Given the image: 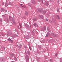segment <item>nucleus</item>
Wrapping results in <instances>:
<instances>
[{
  "label": "nucleus",
  "mask_w": 62,
  "mask_h": 62,
  "mask_svg": "<svg viewBox=\"0 0 62 62\" xmlns=\"http://www.w3.org/2000/svg\"><path fill=\"white\" fill-rule=\"evenodd\" d=\"M37 11H38V12L39 13L41 12L43 14H45V13H46V11H42V9H41V10H40L39 9V8L37 9Z\"/></svg>",
  "instance_id": "nucleus-1"
},
{
  "label": "nucleus",
  "mask_w": 62,
  "mask_h": 62,
  "mask_svg": "<svg viewBox=\"0 0 62 62\" xmlns=\"http://www.w3.org/2000/svg\"><path fill=\"white\" fill-rule=\"evenodd\" d=\"M25 58L26 59V61L27 62H29V57L27 55H26L25 57Z\"/></svg>",
  "instance_id": "nucleus-2"
},
{
  "label": "nucleus",
  "mask_w": 62,
  "mask_h": 62,
  "mask_svg": "<svg viewBox=\"0 0 62 62\" xmlns=\"http://www.w3.org/2000/svg\"><path fill=\"white\" fill-rule=\"evenodd\" d=\"M48 3H48V1H45L44 4H45V5H46V6H48Z\"/></svg>",
  "instance_id": "nucleus-3"
},
{
  "label": "nucleus",
  "mask_w": 62,
  "mask_h": 62,
  "mask_svg": "<svg viewBox=\"0 0 62 62\" xmlns=\"http://www.w3.org/2000/svg\"><path fill=\"white\" fill-rule=\"evenodd\" d=\"M51 35L52 36H53V37H57L56 35H55V34H54V33H52Z\"/></svg>",
  "instance_id": "nucleus-4"
},
{
  "label": "nucleus",
  "mask_w": 62,
  "mask_h": 62,
  "mask_svg": "<svg viewBox=\"0 0 62 62\" xmlns=\"http://www.w3.org/2000/svg\"><path fill=\"white\" fill-rule=\"evenodd\" d=\"M31 3L34 5H35V1H34V0H32V1Z\"/></svg>",
  "instance_id": "nucleus-5"
},
{
  "label": "nucleus",
  "mask_w": 62,
  "mask_h": 62,
  "mask_svg": "<svg viewBox=\"0 0 62 62\" xmlns=\"http://www.w3.org/2000/svg\"><path fill=\"white\" fill-rule=\"evenodd\" d=\"M33 25H34V26H35V27H38V25L36 23H35Z\"/></svg>",
  "instance_id": "nucleus-6"
},
{
  "label": "nucleus",
  "mask_w": 62,
  "mask_h": 62,
  "mask_svg": "<svg viewBox=\"0 0 62 62\" xmlns=\"http://www.w3.org/2000/svg\"><path fill=\"white\" fill-rule=\"evenodd\" d=\"M56 18L57 19H59V16L58 15H57L56 16Z\"/></svg>",
  "instance_id": "nucleus-7"
},
{
  "label": "nucleus",
  "mask_w": 62,
  "mask_h": 62,
  "mask_svg": "<svg viewBox=\"0 0 62 62\" xmlns=\"http://www.w3.org/2000/svg\"><path fill=\"white\" fill-rule=\"evenodd\" d=\"M46 29V27H44L43 28V29L44 30H45Z\"/></svg>",
  "instance_id": "nucleus-8"
},
{
  "label": "nucleus",
  "mask_w": 62,
  "mask_h": 62,
  "mask_svg": "<svg viewBox=\"0 0 62 62\" xmlns=\"http://www.w3.org/2000/svg\"><path fill=\"white\" fill-rule=\"evenodd\" d=\"M40 17L42 19H43V16H40Z\"/></svg>",
  "instance_id": "nucleus-9"
},
{
  "label": "nucleus",
  "mask_w": 62,
  "mask_h": 62,
  "mask_svg": "<svg viewBox=\"0 0 62 62\" xmlns=\"http://www.w3.org/2000/svg\"><path fill=\"white\" fill-rule=\"evenodd\" d=\"M5 7H8V4L7 3H6L5 4Z\"/></svg>",
  "instance_id": "nucleus-10"
},
{
  "label": "nucleus",
  "mask_w": 62,
  "mask_h": 62,
  "mask_svg": "<svg viewBox=\"0 0 62 62\" xmlns=\"http://www.w3.org/2000/svg\"><path fill=\"white\" fill-rule=\"evenodd\" d=\"M19 24L20 28H22V26H21V23H19Z\"/></svg>",
  "instance_id": "nucleus-11"
},
{
  "label": "nucleus",
  "mask_w": 62,
  "mask_h": 62,
  "mask_svg": "<svg viewBox=\"0 0 62 62\" xmlns=\"http://www.w3.org/2000/svg\"><path fill=\"white\" fill-rule=\"evenodd\" d=\"M25 14H26V15H27V14H28V12L27 11H26Z\"/></svg>",
  "instance_id": "nucleus-12"
},
{
  "label": "nucleus",
  "mask_w": 62,
  "mask_h": 62,
  "mask_svg": "<svg viewBox=\"0 0 62 62\" xmlns=\"http://www.w3.org/2000/svg\"><path fill=\"white\" fill-rule=\"evenodd\" d=\"M21 48H22V45H21L19 46V49H21Z\"/></svg>",
  "instance_id": "nucleus-13"
},
{
  "label": "nucleus",
  "mask_w": 62,
  "mask_h": 62,
  "mask_svg": "<svg viewBox=\"0 0 62 62\" xmlns=\"http://www.w3.org/2000/svg\"><path fill=\"white\" fill-rule=\"evenodd\" d=\"M9 19L10 20H11V16H9Z\"/></svg>",
  "instance_id": "nucleus-14"
},
{
  "label": "nucleus",
  "mask_w": 62,
  "mask_h": 62,
  "mask_svg": "<svg viewBox=\"0 0 62 62\" xmlns=\"http://www.w3.org/2000/svg\"><path fill=\"white\" fill-rule=\"evenodd\" d=\"M10 42H11V43H13V41H12V40H11L10 41Z\"/></svg>",
  "instance_id": "nucleus-15"
},
{
  "label": "nucleus",
  "mask_w": 62,
  "mask_h": 62,
  "mask_svg": "<svg viewBox=\"0 0 62 62\" xmlns=\"http://www.w3.org/2000/svg\"><path fill=\"white\" fill-rule=\"evenodd\" d=\"M3 10H4V9L1 8V11H3Z\"/></svg>",
  "instance_id": "nucleus-16"
},
{
  "label": "nucleus",
  "mask_w": 62,
  "mask_h": 62,
  "mask_svg": "<svg viewBox=\"0 0 62 62\" xmlns=\"http://www.w3.org/2000/svg\"><path fill=\"white\" fill-rule=\"evenodd\" d=\"M11 56H12V57H13V56H14V54H12Z\"/></svg>",
  "instance_id": "nucleus-17"
},
{
  "label": "nucleus",
  "mask_w": 62,
  "mask_h": 62,
  "mask_svg": "<svg viewBox=\"0 0 62 62\" xmlns=\"http://www.w3.org/2000/svg\"><path fill=\"white\" fill-rule=\"evenodd\" d=\"M11 39H8V40H9V41H10L11 40Z\"/></svg>",
  "instance_id": "nucleus-18"
},
{
  "label": "nucleus",
  "mask_w": 62,
  "mask_h": 62,
  "mask_svg": "<svg viewBox=\"0 0 62 62\" xmlns=\"http://www.w3.org/2000/svg\"><path fill=\"white\" fill-rule=\"evenodd\" d=\"M22 7H23V8H26V7H25V6H22Z\"/></svg>",
  "instance_id": "nucleus-19"
},
{
  "label": "nucleus",
  "mask_w": 62,
  "mask_h": 62,
  "mask_svg": "<svg viewBox=\"0 0 62 62\" xmlns=\"http://www.w3.org/2000/svg\"><path fill=\"white\" fill-rule=\"evenodd\" d=\"M55 56H57V54H56L55 55Z\"/></svg>",
  "instance_id": "nucleus-20"
},
{
  "label": "nucleus",
  "mask_w": 62,
  "mask_h": 62,
  "mask_svg": "<svg viewBox=\"0 0 62 62\" xmlns=\"http://www.w3.org/2000/svg\"><path fill=\"white\" fill-rule=\"evenodd\" d=\"M50 61H51V62H53V61H52V59H50Z\"/></svg>",
  "instance_id": "nucleus-21"
},
{
  "label": "nucleus",
  "mask_w": 62,
  "mask_h": 62,
  "mask_svg": "<svg viewBox=\"0 0 62 62\" xmlns=\"http://www.w3.org/2000/svg\"><path fill=\"white\" fill-rule=\"evenodd\" d=\"M15 60L16 61H17V59L16 58H15Z\"/></svg>",
  "instance_id": "nucleus-22"
},
{
  "label": "nucleus",
  "mask_w": 62,
  "mask_h": 62,
  "mask_svg": "<svg viewBox=\"0 0 62 62\" xmlns=\"http://www.w3.org/2000/svg\"><path fill=\"white\" fill-rule=\"evenodd\" d=\"M48 37V34H46V37Z\"/></svg>",
  "instance_id": "nucleus-23"
},
{
  "label": "nucleus",
  "mask_w": 62,
  "mask_h": 62,
  "mask_svg": "<svg viewBox=\"0 0 62 62\" xmlns=\"http://www.w3.org/2000/svg\"><path fill=\"white\" fill-rule=\"evenodd\" d=\"M28 37H29L28 36H27V37H26V39H28Z\"/></svg>",
  "instance_id": "nucleus-24"
},
{
  "label": "nucleus",
  "mask_w": 62,
  "mask_h": 62,
  "mask_svg": "<svg viewBox=\"0 0 62 62\" xmlns=\"http://www.w3.org/2000/svg\"><path fill=\"white\" fill-rule=\"evenodd\" d=\"M0 21L2 22V19H0Z\"/></svg>",
  "instance_id": "nucleus-25"
},
{
  "label": "nucleus",
  "mask_w": 62,
  "mask_h": 62,
  "mask_svg": "<svg viewBox=\"0 0 62 62\" xmlns=\"http://www.w3.org/2000/svg\"><path fill=\"white\" fill-rule=\"evenodd\" d=\"M17 27L19 29H20V28H19V26H17Z\"/></svg>",
  "instance_id": "nucleus-26"
},
{
  "label": "nucleus",
  "mask_w": 62,
  "mask_h": 62,
  "mask_svg": "<svg viewBox=\"0 0 62 62\" xmlns=\"http://www.w3.org/2000/svg\"><path fill=\"white\" fill-rule=\"evenodd\" d=\"M2 49H5V48L4 47H3Z\"/></svg>",
  "instance_id": "nucleus-27"
},
{
  "label": "nucleus",
  "mask_w": 62,
  "mask_h": 62,
  "mask_svg": "<svg viewBox=\"0 0 62 62\" xmlns=\"http://www.w3.org/2000/svg\"><path fill=\"white\" fill-rule=\"evenodd\" d=\"M33 20H34V21H36V19H33Z\"/></svg>",
  "instance_id": "nucleus-28"
},
{
  "label": "nucleus",
  "mask_w": 62,
  "mask_h": 62,
  "mask_svg": "<svg viewBox=\"0 0 62 62\" xmlns=\"http://www.w3.org/2000/svg\"><path fill=\"white\" fill-rule=\"evenodd\" d=\"M46 22H47V21H48V19H46Z\"/></svg>",
  "instance_id": "nucleus-29"
},
{
  "label": "nucleus",
  "mask_w": 62,
  "mask_h": 62,
  "mask_svg": "<svg viewBox=\"0 0 62 62\" xmlns=\"http://www.w3.org/2000/svg\"><path fill=\"white\" fill-rule=\"evenodd\" d=\"M20 6H23V4H20Z\"/></svg>",
  "instance_id": "nucleus-30"
},
{
  "label": "nucleus",
  "mask_w": 62,
  "mask_h": 62,
  "mask_svg": "<svg viewBox=\"0 0 62 62\" xmlns=\"http://www.w3.org/2000/svg\"><path fill=\"white\" fill-rule=\"evenodd\" d=\"M48 31H49V32H50L51 31V30H48Z\"/></svg>",
  "instance_id": "nucleus-31"
},
{
  "label": "nucleus",
  "mask_w": 62,
  "mask_h": 62,
  "mask_svg": "<svg viewBox=\"0 0 62 62\" xmlns=\"http://www.w3.org/2000/svg\"><path fill=\"white\" fill-rule=\"evenodd\" d=\"M5 12H7V11L6 10H5Z\"/></svg>",
  "instance_id": "nucleus-32"
},
{
  "label": "nucleus",
  "mask_w": 62,
  "mask_h": 62,
  "mask_svg": "<svg viewBox=\"0 0 62 62\" xmlns=\"http://www.w3.org/2000/svg\"><path fill=\"white\" fill-rule=\"evenodd\" d=\"M59 9L58 8V9L57 10L58 11H59Z\"/></svg>",
  "instance_id": "nucleus-33"
},
{
  "label": "nucleus",
  "mask_w": 62,
  "mask_h": 62,
  "mask_svg": "<svg viewBox=\"0 0 62 62\" xmlns=\"http://www.w3.org/2000/svg\"><path fill=\"white\" fill-rule=\"evenodd\" d=\"M52 0H50V2Z\"/></svg>",
  "instance_id": "nucleus-34"
},
{
  "label": "nucleus",
  "mask_w": 62,
  "mask_h": 62,
  "mask_svg": "<svg viewBox=\"0 0 62 62\" xmlns=\"http://www.w3.org/2000/svg\"><path fill=\"white\" fill-rule=\"evenodd\" d=\"M2 61H3V60L2 59Z\"/></svg>",
  "instance_id": "nucleus-35"
},
{
  "label": "nucleus",
  "mask_w": 62,
  "mask_h": 62,
  "mask_svg": "<svg viewBox=\"0 0 62 62\" xmlns=\"http://www.w3.org/2000/svg\"><path fill=\"white\" fill-rule=\"evenodd\" d=\"M11 33H12V31H11Z\"/></svg>",
  "instance_id": "nucleus-36"
},
{
  "label": "nucleus",
  "mask_w": 62,
  "mask_h": 62,
  "mask_svg": "<svg viewBox=\"0 0 62 62\" xmlns=\"http://www.w3.org/2000/svg\"><path fill=\"white\" fill-rule=\"evenodd\" d=\"M25 48H26V47H25Z\"/></svg>",
  "instance_id": "nucleus-37"
},
{
  "label": "nucleus",
  "mask_w": 62,
  "mask_h": 62,
  "mask_svg": "<svg viewBox=\"0 0 62 62\" xmlns=\"http://www.w3.org/2000/svg\"><path fill=\"white\" fill-rule=\"evenodd\" d=\"M3 5H4V4H3Z\"/></svg>",
  "instance_id": "nucleus-38"
},
{
  "label": "nucleus",
  "mask_w": 62,
  "mask_h": 62,
  "mask_svg": "<svg viewBox=\"0 0 62 62\" xmlns=\"http://www.w3.org/2000/svg\"><path fill=\"white\" fill-rule=\"evenodd\" d=\"M30 7L31 6V5H30Z\"/></svg>",
  "instance_id": "nucleus-39"
},
{
  "label": "nucleus",
  "mask_w": 62,
  "mask_h": 62,
  "mask_svg": "<svg viewBox=\"0 0 62 62\" xmlns=\"http://www.w3.org/2000/svg\"><path fill=\"white\" fill-rule=\"evenodd\" d=\"M13 22L14 23V22Z\"/></svg>",
  "instance_id": "nucleus-40"
},
{
  "label": "nucleus",
  "mask_w": 62,
  "mask_h": 62,
  "mask_svg": "<svg viewBox=\"0 0 62 62\" xmlns=\"http://www.w3.org/2000/svg\"><path fill=\"white\" fill-rule=\"evenodd\" d=\"M0 50H1V49L0 48Z\"/></svg>",
  "instance_id": "nucleus-41"
}]
</instances>
